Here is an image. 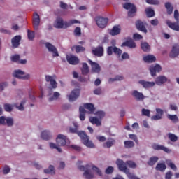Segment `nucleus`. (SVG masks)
Returning <instances> with one entry per match:
<instances>
[{"label": "nucleus", "mask_w": 179, "mask_h": 179, "mask_svg": "<svg viewBox=\"0 0 179 179\" xmlns=\"http://www.w3.org/2000/svg\"><path fill=\"white\" fill-rule=\"evenodd\" d=\"M70 148L76 150V152H80L82 150V148H80V146L78 145H72L70 146Z\"/></svg>", "instance_id": "680f3d73"}, {"label": "nucleus", "mask_w": 179, "mask_h": 179, "mask_svg": "<svg viewBox=\"0 0 179 179\" xmlns=\"http://www.w3.org/2000/svg\"><path fill=\"white\" fill-rule=\"evenodd\" d=\"M78 170H80V171H84L83 176L85 177L86 179L94 178V174H93V173L90 171V169H92L93 171H95V173H96L100 177L103 176V173H101L100 169L93 165L92 163L87 164L85 166H78Z\"/></svg>", "instance_id": "f03ea898"}, {"label": "nucleus", "mask_w": 179, "mask_h": 179, "mask_svg": "<svg viewBox=\"0 0 179 179\" xmlns=\"http://www.w3.org/2000/svg\"><path fill=\"white\" fill-rule=\"evenodd\" d=\"M138 83L140 85H142L144 89H149L150 87H153V86H155V82L145 81L143 80L138 81Z\"/></svg>", "instance_id": "4be33fe9"}, {"label": "nucleus", "mask_w": 179, "mask_h": 179, "mask_svg": "<svg viewBox=\"0 0 179 179\" xmlns=\"http://www.w3.org/2000/svg\"><path fill=\"white\" fill-rule=\"evenodd\" d=\"M95 22L99 29H106L108 23V18L99 16L95 17Z\"/></svg>", "instance_id": "39448f33"}, {"label": "nucleus", "mask_w": 179, "mask_h": 179, "mask_svg": "<svg viewBox=\"0 0 179 179\" xmlns=\"http://www.w3.org/2000/svg\"><path fill=\"white\" fill-rule=\"evenodd\" d=\"M75 36H80L82 34L80 27H76L74 30Z\"/></svg>", "instance_id": "338daca9"}, {"label": "nucleus", "mask_w": 179, "mask_h": 179, "mask_svg": "<svg viewBox=\"0 0 179 179\" xmlns=\"http://www.w3.org/2000/svg\"><path fill=\"white\" fill-rule=\"evenodd\" d=\"M167 165L169 166V167H170L174 171H177V166H176V164H174V163H173V162H167Z\"/></svg>", "instance_id": "13d9d810"}, {"label": "nucleus", "mask_w": 179, "mask_h": 179, "mask_svg": "<svg viewBox=\"0 0 179 179\" xmlns=\"http://www.w3.org/2000/svg\"><path fill=\"white\" fill-rule=\"evenodd\" d=\"M89 121L92 125H96V127H100L101 125V120L96 117H90Z\"/></svg>", "instance_id": "393cba45"}, {"label": "nucleus", "mask_w": 179, "mask_h": 179, "mask_svg": "<svg viewBox=\"0 0 179 179\" xmlns=\"http://www.w3.org/2000/svg\"><path fill=\"white\" fill-rule=\"evenodd\" d=\"M60 94L59 92H55L53 94V96L49 98V101H52L53 100H58V97H59Z\"/></svg>", "instance_id": "8fccbe9b"}, {"label": "nucleus", "mask_w": 179, "mask_h": 179, "mask_svg": "<svg viewBox=\"0 0 179 179\" xmlns=\"http://www.w3.org/2000/svg\"><path fill=\"white\" fill-rule=\"evenodd\" d=\"M4 110L5 111H7V113H10L12 110H13V106L9 103H5L4 104Z\"/></svg>", "instance_id": "de8ad7c7"}, {"label": "nucleus", "mask_w": 179, "mask_h": 179, "mask_svg": "<svg viewBox=\"0 0 179 179\" xmlns=\"http://www.w3.org/2000/svg\"><path fill=\"white\" fill-rule=\"evenodd\" d=\"M167 26L170 29H172V30H175V31H179V25L176 22H171V21H167L166 22Z\"/></svg>", "instance_id": "a878e982"}, {"label": "nucleus", "mask_w": 179, "mask_h": 179, "mask_svg": "<svg viewBox=\"0 0 179 179\" xmlns=\"http://www.w3.org/2000/svg\"><path fill=\"white\" fill-rule=\"evenodd\" d=\"M114 171V167L108 166L105 171L106 174H111Z\"/></svg>", "instance_id": "e2e57ef3"}, {"label": "nucleus", "mask_w": 179, "mask_h": 179, "mask_svg": "<svg viewBox=\"0 0 179 179\" xmlns=\"http://www.w3.org/2000/svg\"><path fill=\"white\" fill-rule=\"evenodd\" d=\"M122 47H129V48H136V43H135V41L132 40L131 38L128 39L125 42H123Z\"/></svg>", "instance_id": "aec40b11"}, {"label": "nucleus", "mask_w": 179, "mask_h": 179, "mask_svg": "<svg viewBox=\"0 0 179 179\" xmlns=\"http://www.w3.org/2000/svg\"><path fill=\"white\" fill-rule=\"evenodd\" d=\"M131 96L136 100V101H143L146 96L143 95V93L139 92L138 90H134L131 92Z\"/></svg>", "instance_id": "9b49d317"}, {"label": "nucleus", "mask_w": 179, "mask_h": 179, "mask_svg": "<svg viewBox=\"0 0 179 179\" xmlns=\"http://www.w3.org/2000/svg\"><path fill=\"white\" fill-rule=\"evenodd\" d=\"M73 48H75L76 52H77V54H79V52H83L86 50L85 47L79 45L73 46Z\"/></svg>", "instance_id": "a19ab883"}, {"label": "nucleus", "mask_w": 179, "mask_h": 179, "mask_svg": "<svg viewBox=\"0 0 179 179\" xmlns=\"http://www.w3.org/2000/svg\"><path fill=\"white\" fill-rule=\"evenodd\" d=\"M27 36L28 39L32 41V40H34L35 34L34 31H31L29 29L27 30Z\"/></svg>", "instance_id": "a18cd8bd"}, {"label": "nucleus", "mask_w": 179, "mask_h": 179, "mask_svg": "<svg viewBox=\"0 0 179 179\" xmlns=\"http://www.w3.org/2000/svg\"><path fill=\"white\" fill-rule=\"evenodd\" d=\"M134 40H142L143 38V36L139 34H134L133 35Z\"/></svg>", "instance_id": "052dcab7"}, {"label": "nucleus", "mask_w": 179, "mask_h": 179, "mask_svg": "<svg viewBox=\"0 0 179 179\" xmlns=\"http://www.w3.org/2000/svg\"><path fill=\"white\" fill-rule=\"evenodd\" d=\"M124 143L126 149H131V148H134V146H135V143L132 141H126Z\"/></svg>", "instance_id": "4c0bfd02"}, {"label": "nucleus", "mask_w": 179, "mask_h": 179, "mask_svg": "<svg viewBox=\"0 0 179 179\" xmlns=\"http://www.w3.org/2000/svg\"><path fill=\"white\" fill-rule=\"evenodd\" d=\"M96 115H97V117H99V118L101 120L104 118V117H106V113L103 111H97L96 113Z\"/></svg>", "instance_id": "864d4df0"}, {"label": "nucleus", "mask_w": 179, "mask_h": 179, "mask_svg": "<svg viewBox=\"0 0 179 179\" xmlns=\"http://www.w3.org/2000/svg\"><path fill=\"white\" fill-rule=\"evenodd\" d=\"M145 2L149 5H159L160 3L159 0H146Z\"/></svg>", "instance_id": "3c124183"}, {"label": "nucleus", "mask_w": 179, "mask_h": 179, "mask_svg": "<svg viewBox=\"0 0 179 179\" xmlns=\"http://www.w3.org/2000/svg\"><path fill=\"white\" fill-rule=\"evenodd\" d=\"M84 108L89 110L91 113H93L95 110L94 105L93 103H85Z\"/></svg>", "instance_id": "58836bf2"}, {"label": "nucleus", "mask_w": 179, "mask_h": 179, "mask_svg": "<svg viewBox=\"0 0 179 179\" xmlns=\"http://www.w3.org/2000/svg\"><path fill=\"white\" fill-rule=\"evenodd\" d=\"M124 9H126L128 11V17H134L135 16L136 12H138V9L136 8V6H134V4L131 3H126L123 5Z\"/></svg>", "instance_id": "20e7f679"}, {"label": "nucleus", "mask_w": 179, "mask_h": 179, "mask_svg": "<svg viewBox=\"0 0 179 179\" xmlns=\"http://www.w3.org/2000/svg\"><path fill=\"white\" fill-rule=\"evenodd\" d=\"M157 162H159V158L156 156H152L150 157L147 164H148V166H155V164L157 163Z\"/></svg>", "instance_id": "7c9ffc66"}, {"label": "nucleus", "mask_w": 179, "mask_h": 179, "mask_svg": "<svg viewBox=\"0 0 179 179\" xmlns=\"http://www.w3.org/2000/svg\"><path fill=\"white\" fill-rule=\"evenodd\" d=\"M57 145L59 146H65L69 143V140L64 135L59 134L56 138Z\"/></svg>", "instance_id": "6e6552de"}, {"label": "nucleus", "mask_w": 179, "mask_h": 179, "mask_svg": "<svg viewBox=\"0 0 179 179\" xmlns=\"http://www.w3.org/2000/svg\"><path fill=\"white\" fill-rule=\"evenodd\" d=\"M166 82H167V77L164 76H159L155 79V84L158 85V86H162Z\"/></svg>", "instance_id": "5701e85b"}, {"label": "nucleus", "mask_w": 179, "mask_h": 179, "mask_svg": "<svg viewBox=\"0 0 179 179\" xmlns=\"http://www.w3.org/2000/svg\"><path fill=\"white\" fill-rule=\"evenodd\" d=\"M81 72L83 75H87L89 73V66L87 65V63H83Z\"/></svg>", "instance_id": "473e14b6"}, {"label": "nucleus", "mask_w": 179, "mask_h": 179, "mask_svg": "<svg viewBox=\"0 0 179 179\" xmlns=\"http://www.w3.org/2000/svg\"><path fill=\"white\" fill-rule=\"evenodd\" d=\"M45 47L49 51V52H52L53 58H55V57H59L58 50L54 45L50 43V42H48L45 43Z\"/></svg>", "instance_id": "0eeeda50"}, {"label": "nucleus", "mask_w": 179, "mask_h": 179, "mask_svg": "<svg viewBox=\"0 0 179 179\" xmlns=\"http://www.w3.org/2000/svg\"><path fill=\"white\" fill-rule=\"evenodd\" d=\"M88 63L92 66V72H95L96 73H100L101 68L100 67V65L97 62L90 60L88 61Z\"/></svg>", "instance_id": "dca6fc26"}, {"label": "nucleus", "mask_w": 179, "mask_h": 179, "mask_svg": "<svg viewBox=\"0 0 179 179\" xmlns=\"http://www.w3.org/2000/svg\"><path fill=\"white\" fill-rule=\"evenodd\" d=\"M179 55V44H175L169 54L170 58H177Z\"/></svg>", "instance_id": "4468645a"}, {"label": "nucleus", "mask_w": 179, "mask_h": 179, "mask_svg": "<svg viewBox=\"0 0 179 179\" xmlns=\"http://www.w3.org/2000/svg\"><path fill=\"white\" fill-rule=\"evenodd\" d=\"M24 104H26V100L22 101L20 106H18L17 103H15L13 106L16 107L20 111H24V106H23Z\"/></svg>", "instance_id": "f704fd0d"}, {"label": "nucleus", "mask_w": 179, "mask_h": 179, "mask_svg": "<svg viewBox=\"0 0 179 179\" xmlns=\"http://www.w3.org/2000/svg\"><path fill=\"white\" fill-rule=\"evenodd\" d=\"M169 108L170 110H171V111H177V110H178V107H177V105H176L175 103H171L169 106Z\"/></svg>", "instance_id": "0e129e2a"}, {"label": "nucleus", "mask_w": 179, "mask_h": 179, "mask_svg": "<svg viewBox=\"0 0 179 179\" xmlns=\"http://www.w3.org/2000/svg\"><path fill=\"white\" fill-rule=\"evenodd\" d=\"M74 128L70 127L69 132L71 134H77L80 136L83 145L87 146V148H94V144L93 142L90 141V137H89L85 131H78L79 125L76 122H73Z\"/></svg>", "instance_id": "f257e3e1"}, {"label": "nucleus", "mask_w": 179, "mask_h": 179, "mask_svg": "<svg viewBox=\"0 0 179 179\" xmlns=\"http://www.w3.org/2000/svg\"><path fill=\"white\" fill-rule=\"evenodd\" d=\"M168 138L171 142H177V141H178V137H177V136L173 133H169Z\"/></svg>", "instance_id": "ea45409f"}, {"label": "nucleus", "mask_w": 179, "mask_h": 179, "mask_svg": "<svg viewBox=\"0 0 179 179\" xmlns=\"http://www.w3.org/2000/svg\"><path fill=\"white\" fill-rule=\"evenodd\" d=\"M127 164L130 169H136V164L133 161H127Z\"/></svg>", "instance_id": "603ef678"}, {"label": "nucleus", "mask_w": 179, "mask_h": 179, "mask_svg": "<svg viewBox=\"0 0 179 179\" xmlns=\"http://www.w3.org/2000/svg\"><path fill=\"white\" fill-rule=\"evenodd\" d=\"M145 13L148 17H153L155 16V10L152 8H146Z\"/></svg>", "instance_id": "79ce46f5"}, {"label": "nucleus", "mask_w": 179, "mask_h": 179, "mask_svg": "<svg viewBox=\"0 0 179 179\" xmlns=\"http://www.w3.org/2000/svg\"><path fill=\"white\" fill-rule=\"evenodd\" d=\"M146 24L145 22H142L141 20H138L136 22V27H137L138 30L142 31L143 33H148V29H146Z\"/></svg>", "instance_id": "f8f14e48"}, {"label": "nucleus", "mask_w": 179, "mask_h": 179, "mask_svg": "<svg viewBox=\"0 0 179 179\" xmlns=\"http://www.w3.org/2000/svg\"><path fill=\"white\" fill-rule=\"evenodd\" d=\"M143 61H145V62H148V63L155 62L156 61V57L152 55H148L147 56L143 57Z\"/></svg>", "instance_id": "cd10ccee"}, {"label": "nucleus", "mask_w": 179, "mask_h": 179, "mask_svg": "<svg viewBox=\"0 0 179 179\" xmlns=\"http://www.w3.org/2000/svg\"><path fill=\"white\" fill-rule=\"evenodd\" d=\"M45 174H55V168L52 165L49 166V169H45L44 170Z\"/></svg>", "instance_id": "e433bc0d"}, {"label": "nucleus", "mask_w": 179, "mask_h": 179, "mask_svg": "<svg viewBox=\"0 0 179 179\" xmlns=\"http://www.w3.org/2000/svg\"><path fill=\"white\" fill-rule=\"evenodd\" d=\"M129 138L130 139H132L133 141H134V142H136L137 144L139 143V141L138 140V136H136V135H135V134H129Z\"/></svg>", "instance_id": "6e6d98bb"}, {"label": "nucleus", "mask_w": 179, "mask_h": 179, "mask_svg": "<svg viewBox=\"0 0 179 179\" xmlns=\"http://www.w3.org/2000/svg\"><path fill=\"white\" fill-rule=\"evenodd\" d=\"M41 137L45 141H48L51 139V134H50L49 131L45 130L41 133Z\"/></svg>", "instance_id": "c85d7f7f"}, {"label": "nucleus", "mask_w": 179, "mask_h": 179, "mask_svg": "<svg viewBox=\"0 0 179 179\" xmlns=\"http://www.w3.org/2000/svg\"><path fill=\"white\" fill-rule=\"evenodd\" d=\"M165 8L167 10L168 15H171V13H173V10H174V8L171 6V3L169 2L166 3Z\"/></svg>", "instance_id": "c9c22d12"}, {"label": "nucleus", "mask_w": 179, "mask_h": 179, "mask_svg": "<svg viewBox=\"0 0 179 179\" xmlns=\"http://www.w3.org/2000/svg\"><path fill=\"white\" fill-rule=\"evenodd\" d=\"M33 26L34 30H38L40 26V15L37 13H34Z\"/></svg>", "instance_id": "6ab92c4d"}, {"label": "nucleus", "mask_w": 179, "mask_h": 179, "mask_svg": "<svg viewBox=\"0 0 179 179\" xmlns=\"http://www.w3.org/2000/svg\"><path fill=\"white\" fill-rule=\"evenodd\" d=\"M114 143H115V140L111 138L110 140L103 143V148H107L108 149H110L111 146L114 145Z\"/></svg>", "instance_id": "72a5a7b5"}, {"label": "nucleus", "mask_w": 179, "mask_h": 179, "mask_svg": "<svg viewBox=\"0 0 179 179\" xmlns=\"http://www.w3.org/2000/svg\"><path fill=\"white\" fill-rule=\"evenodd\" d=\"M166 169H167V166L165 163H158L155 167L157 171H161L162 173L166 171Z\"/></svg>", "instance_id": "bb28decb"}, {"label": "nucleus", "mask_w": 179, "mask_h": 179, "mask_svg": "<svg viewBox=\"0 0 179 179\" xmlns=\"http://www.w3.org/2000/svg\"><path fill=\"white\" fill-rule=\"evenodd\" d=\"M80 95V90L79 89L73 90L70 94V95L68 96L69 101H75V100L79 98Z\"/></svg>", "instance_id": "ddd939ff"}, {"label": "nucleus", "mask_w": 179, "mask_h": 179, "mask_svg": "<svg viewBox=\"0 0 179 179\" xmlns=\"http://www.w3.org/2000/svg\"><path fill=\"white\" fill-rule=\"evenodd\" d=\"M142 115H145V117H150V110L148 109H142Z\"/></svg>", "instance_id": "4d7b16f0"}, {"label": "nucleus", "mask_w": 179, "mask_h": 179, "mask_svg": "<svg viewBox=\"0 0 179 179\" xmlns=\"http://www.w3.org/2000/svg\"><path fill=\"white\" fill-rule=\"evenodd\" d=\"M21 40H22V36L20 35H17L14 36L11 40L13 48H17V47L20 45Z\"/></svg>", "instance_id": "a211bd4d"}, {"label": "nucleus", "mask_w": 179, "mask_h": 179, "mask_svg": "<svg viewBox=\"0 0 179 179\" xmlns=\"http://www.w3.org/2000/svg\"><path fill=\"white\" fill-rule=\"evenodd\" d=\"M113 52L114 54H115V55H117V57H121V54H122V50L115 46L113 47Z\"/></svg>", "instance_id": "49530a36"}, {"label": "nucleus", "mask_w": 179, "mask_h": 179, "mask_svg": "<svg viewBox=\"0 0 179 179\" xmlns=\"http://www.w3.org/2000/svg\"><path fill=\"white\" fill-rule=\"evenodd\" d=\"M127 177H129V179H139V178H138L136 176L129 172L127 173Z\"/></svg>", "instance_id": "774afa93"}, {"label": "nucleus", "mask_w": 179, "mask_h": 179, "mask_svg": "<svg viewBox=\"0 0 179 179\" xmlns=\"http://www.w3.org/2000/svg\"><path fill=\"white\" fill-rule=\"evenodd\" d=\"M116 164L118 166L119 170L123 171L125 174L129 173V169L127 167V164L122 159H117Z\"/></svg>", "instance_id": "1a4fd4ad"}, {"label": "nucleus", "mask_w": 179, "mask_h": 179, "mask_svg": "<svg viewBox=\"0 0 179 179\" xmlns=\"http://www.w3.org/2000/svg\"><path fill=\"white\" fill-rule=\"evenodd\" d=\"M106 51L108 55H113V52H114V46H108Z\"/></svg>", "instance_id": "5fc2aeb1"}, {"label": "nucleus", "mask_w": 179, "mask_h": 179, "mask_svg": "<svg viewBox=\"0 0 179 179\" xmlns=\"http://www.w3.org/2000/svg\"><path fill=\"white\" fill-rule=\"evenodd\" d=\"M150 24L154 27L159 26V20L157 19L152 20L150 21Z\"/></svg>", "instance_id": "69168bd1"}, {"label": "nucleus", "mask_w": 179, "mask_h": 179, "mask_svg": "<svg viewBox=\"0 0 179 179\" xmlns=\"http://www.w3.org/2000/svg\"><path fill=\"white\" fill-rule=\"evenodd\" d=\"M141 47L144 52H149L150 51V45L146 42L142 43Z\"/></svg>", "instance_id": "2f4dec72"}, {"label": "nucleus", "mask_w": 179, "mask_h": 179, "mask_svg": "<svg viewBox=\"0 0 179 179\" xmlns=\"http://www.w3.org/2000/svg\"><path fill=\"white\" fill-rule=\"evenodd\" d=\"M78 23H80V22L77 20L64 21V19L57 17L54 24V27H55V29H68V27H71V26Z\"/></svg>", "instance_id": "7ed1b4c3"}, {"label": "nucleus", "mask_w": 179, "mask_h": 179, "mask_svg": "<svg viewBox=\"0 0 179 179\" xmlns=\"http://www.w3.org/2000/svg\"><path fill=\"white\" fill-rule=\"evenodd\" d=\"M124 77L122 76H116L115 78H109L108 82L111 83V82H115V80H123Z\"/></svg>", "instance_id": "09e8293b"}, {"label": "nucleus", "mask_w": 179, "mask_h": 179, "mask_svg": "<svg viewBox=\"0 0 179 179\" xmlns=\"http://www.w3.org/2000/svg\"><path fill=\"white\" fill-rule=\"evenodd\" d=\"M92 55L95 57H103L104 55V48L101 45H99L96 48H94L92 50Z\"/></svg>", "instance_id": "9d476101"}, {"label": "nucleus", "mask_w": 179, "mask_h": 179, "mask_svg": "<svg viewBox=\"0 0 179 179\" xmlns=\"http://www.w3.org/2000/svg\"><path fill=\"white\" fill-rule=\"evenodd\" d=\"M46 82H50V86H52V89H57V81L54 79V77L51 76H45Z\"/></svg>", "instance_id": "b1692460"}, {"label": "nucleus", "mask_w": 179, "mask_h": 179, "mask_svg": "<svg viewBox=\"0 0 179 179\" xmlns=\"http://www.w3.org/2000/svg\"><path fill=\"white\" fill-rule=\"evenodd\" d=\"M149 70L152 76H156V72H160L162 71V66L156 64L155 66H150Z\"/></svg>", "instance_id": "412c9836"}, {"label": "nucleus", "mask_w": 179, "mask_h": 179, "mask_svg": "<svg viewBox=\"0 0 179 179\" xmlns=\"http://www.w3.org/2000/svg\"><path fill=\"white\" fill-rule=\"evenodd\" d=\"M109 33L110 36H118L121 33V29L118 26H115Z\"/></svg>", "instance_id": "c756f323"}, {"label": "nucleus", "mask_w": 179, "mask_h": 179, "mask_svg": "<svg viewBox=\"0 0 179 179\" xmlns=\"http://www.w3.org/2000/svg\"><path fill=\"white\" fill-rule=\"evenodd\" d=\"M167 118L173 121V122H178V117H177V115H167Z\"/></svg>", "instance_id": "37998d69"}, {"label": "nucleus", "mask_w": 179, "mask_h": 179, "mask_svg": "<svg viewBox=\"0 0 179 179\" xmlns=\"http://www.w3.org/2000/svg\"><path fill=\"white\" fill-rule=\"evenodd\" d=\"M49 146H50V149H57V152H59V153L62 152V150L61 149V148L57 146V145H55L54 143H50Z\"/></svg>", "instance_id": "c03bdc74"}, {"label": "nucleus", "mask_w": 179, "mask_h": 179, "mask_svg": "<svg viewBox=\"0 0 179 179\" xmlns=\"http://www.w3.org/2000/svg\"><path fill=\"white\" fill-rule=\"evenodd\" d=\"M66 60H67V62L70 64V65H78V64H79L80 62L79 58L73 55H70V56L67 55Z\"/></svg>", "instance_id": "f3484780"}, {"label": "nucleus", "mask_w": 179, "mask_h": 179, "mask_svg": "<svg viewBox=\"0 0 179 179\" xmlns=\"http://www.w3.org/2000/svg\"><path fill=\"white\" fill-rule=\"evenodd\" d=\"M152 148L154 150H163V152H165L166 153L171 152V150L169 149L167 147H165L164 145H160L156 143H154L152 145Z\"/></svg>", "instance_id": "2eb2a0df"}, {"label": "nucleus", "mask_w": 179, "mask_h": 179, "mask_svg": "<svg viewBox=\"0 0 179 179\" xmlns=\"http://www.w3.org/2000/svg\"><path fill=\"white\" fill-rule=\"evenodd\" d=\"M13 77L17 79H22L23 80H27L30 79V74L24 75V72L22 70H15L13 73Z\"/></svg>", "instance_id": "423d86ee"}, {"label": "nucleus", "mask_w": 179, "mask_h": 179, "mask_svg": "<svg viewBox=\"0 0 179 179\" xmlns=\"http://www.w3.org/2000/svg\"><path fill=\"white\" fill-rule=\"evenodd\" d=\"M8 127H12L13 125V119L12 117H8L6 120Z\"/></svg>", "instance_id": "bf43d9fd"}]
</instances>
